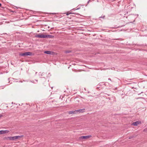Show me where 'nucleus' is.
<instances>
[{"label":"nucleus","instance_id":"f257e3e1","mask_svg":"<svg viewBox=\"0 0 147 147\" xmlns=\"http://www.w3.org/2000/svg\"><path fill=\"white\" fill-rule=\"evenodd\" d=\"M20 55L21 56H31L32 55V53L30 52H26L20 54Z\"/></svg>","mask_w":147,"mask_h":147},{"label":"nucleus","instance_id":"f03ea898","mask_svg":"<svg viewBox=\"0 0 147 147\" xmlns=\"http://www.w3.org/2000/svg\"><path fill=\"white\" fill-rule=\"evenodd\" d=\"M23 136H16L13 137H9V139L10 140H15L18 139L19 138H20Z\"/></svg>","mask_w":147,"mask_h":147},{"label":"nucleus","instance_id":"7ed1b4c3","mask_svg":"<svg viewBox=\"0 0 147 147\" xmlns=\"http://www.w3.org/2000/svg\"><path fill=\"white\" fill-rule=\"evenodd\" d=\"M45 35L42 34H39L35 36V37L39 38H45Z\"/></svg>","mask_w":147,"mask_h":147},{"label":"nucleus","instance_id":"20e7f679","mask_svg":"<svg viewBox=\"0 0 147 147\" xmlns=\"http://www.w3.org/2000/svg\"><path fill=\"white\" fill-rule=\"evenodd\" d=\"M141 123V122L140 121H137L136 122L133 123H132L131 125L135 126H136L138 124H140Z\"/></svg>","mask_w":147,"mask_h":147},{"label":"nucleus","instance_id":"39448f33","mask_svg":"<svg viewBox=\"0 0 147 147\" xmlns=\"http://www.w3.org/2000/svg\"><path fill=\"white\" fill-rule=\"evenodd\" d=\"M84 110L85 109L84 108L82 109H79L76 110L77 111V113H83L84 112Z\"/></svg>","mask_w":147,"mask_h":147},{"label":"nucleus","instance_id":"423d86ee","mask_svg":"<svg viewBox=\"0 0 147 147\" xmlns=\"http://www.w3.org/2000/svg\"><path fill=\"white\" fill-rule=\"evenodd\" d=\"M68 113L69 114H73L77 113L76 110L74 111H72L68 112Z\"/></svg>","mask_w":147,"mask_h":147},{"label":"nucleus","instance_id":"0eeeda50","mask_svg":"<svg viewBox=\"0 0 147 147\" xmlns=\"http://www.w3.org/2000/svg\"><path fill=\"white\" fill-rule=\"evenodd\" d=\"M1 134L7 133L9 132V131L7 130H1Z\"/></svg>","mask_w":147,"mask_h":147},{"label":"nucleus","instance_id":"6e6552de","mask_svg":"<svg viewBox=\"0 0 147 147\" xmlns=\"http://www.w3.org/2000/svg\"><path fill=\"white\" fill-rule=\"evenodd\" d=\"M45 35V38H52L53 37V36L51 35Z\"/></svg>","mask_w":147,"mask_h":147},{"label":"nucleus","instance_id":"1a4fd4ad","mask_svg":"<svg viewBox=\"0 0 147 147\" xmlns=\"http://www.w3.org/2000/svg\"><path fill=\"white\" fill-rule=\"evenodd\" d=\"M91 136V135H88L86 136H84L82 137L83 139H86L90 137Z\"/></svg>","mask_w":147,"mask_h":147},{"label":"nucleus","instance_id":"9d476101","mask_svg":"<svg viewBox=\"0 0 147 147\" xmlns=\"http://www.w3.org/2000/svg\"><path fill=\"white\" fill-rule=\"evenodd\" d=\"M51 52L50 51H46L44 52V53L47 54H51Z\"/></svg>","mask_w":147,"mask_h":147},{"label":"nucleus","instance_id":"9b49d317","mask_svg":"<svg viewBox=\"0 0 147 147\" xmlns=\"http://www.w3.org/2000/svg\"><path fill=\"white\" fill-rule=\"evenodd\" d=\"M70 14H78V15H79V14H78V13H72L71 12H70V13H67V14H66V15H67V16H68V15H69Z\"/></svg>","mask_w":147,"mask_h":147},{"label":"nucleus","instance_id":"f8f14e48","mask_svg":"<svg viewBox=\"0 0 147 147\" xmlns=\"http://www.w3.org/2000/svg\"><path fill=\"white\" fill-rule=\"evenodd\" d=\"M133 17H135L137 18L138 16V14H132L131 15Z\"/></svg>","mask_w":147,"mask_h":147},{"label":"nucleus","instance_id":"ddd939ff","mask_svg":"<svg viewBox=\"0 0 147 147\" xmlns=\"http://www.w3.org/2000/svg\"><path fill=\"white\" fill-rule=\"evenodd\" d=\"M43 73H42L41 72H40L39 73V76H43Z\"/></svg>","mask_w":147,"mask_h":147},{"label":"nucleus","instance_id":"4468645a","mask_svg":"<svg viewBox=\"0 0 147 147\" xmlns=\"http://www.w3.org/2000/svg\"><path fill=\"white\" fill-rule=\"evenodd\" d=\"M105 16H102L101 17H100V18H103V19H104V18H105Z\"/></svg>","mask_w":147,"mask_h":147},{"label":"nucleus","instance_id":"2eb2a0df","mask_svg":"<svg viewBox=\"0 0 147 147\" xmlns=\"http://www.w3.org/2000/svg\"><path fill=\"white\" fill-rule=\"evenodd\" d=\"M3 116L2 114H0V119Z\"/></svg>","mask_w":147,"mask_h":147},{"label":"nucleus","instance_id":"dca6fc26","mask_svg":"<svg viewBox=\"0 0 147 147\" xmlns=\"http://www.w3.org/2000/svg\"><path fill=\"white\" fill-rule=\"evenodd\" d=\"M30 82H32V83H34V81H33H33H30Z\"/></svg>","mask_w":147,"mask_h":147},{"label":"nucleus","instance_id":"f3484780","mask_svg":"<svg viewBox=\"0 0 147 147\" xmlns=\"http://www.w3.org/2000/svg\"><path fill=\"white\" fill-rule=\"evenodd\" d=\"M79 9V8H77V9H74H74L75 10H76L78 9Z\"/></svg>","mask_w":147,"mask_h":147},{"label":"nucleus","instance_id":"a211bd4d","mask_svg":"<svg viewBox=\"0 0 147 147\" xmlns=\"http://www.w3.org/2000/svg\"><path fill=\"white\" fill-rule=\"evenodd\" d=\"M108 80H110V81H111V79L110 78H109L108 79Z\"/></svg>","mask_w":147,"mask_h":147},{"label":"nucleus","instance_id":"6ab92c4d","mask_svg":"<svg viewBox=\"0 0 147 147\" xmlns=\"http://www.w3.org/2000/svg\"><path fill=\"white\" fill-rule=\"evenodd\" d=\"M143 93V92H141L139 94H138L139 95V94H141V93Z\"/></svg>","mask_w":147,"mask_h":147},{"label":"nucleus","instance_id":"aec40b11","mask_svg":"<svg viewBox=\"0 0 147 147\" xmlns=\"http://www.w3.org/2000/svg\"><path fill=\"white\" fill-rule=\"evenodd\" d=\"M90 0H89L88 2V3Z\"/></svg>","mask_w":147,"mask_h":147},{"label":"nucleus","instance_id":"412c9836","mask_svg":"<svg viewBox=\"0 0 147 147\" xmlns=\"http://www.w3.org/2000/svg\"><path fill=\"white\" fill-rule=\"evenodd\" d=\"M35 80L37 82H38V80Z\"/></svg>","mask_w":147,"mask_h":147},{"label":"nucleus","instance_id":"4be33fe9","mask_svg":"<svg viewBox=\"0 0 147 147\" xmlns=\"http://www.w3.org/2000/svg\"><path fill=\"white\" fill-rule=\"evenodd\" d=\"M1 131L0 130V134H1Z\"/></svg>","mask_w":147,"mask_h":147},{"label":"nucleus","instance_id":"5701e85b","mask_svg":"<svg viewBox=\"0 0 147 147\" xmlns=\"http://www.w3.org/2000/svg\"><path fill=\"white\" fill-rule=\"evenodd\" d=\"M140 98V97H139V98H137V99H139V98Z\"/></svg>","mask_w":147,"mask_h":147},{"label":"nucleus","instance_id":"b1692460","mask_svg":"<svg viewBox=\"0 0 147 147\" xmlns=\"http://www.w3.org/2000/svg\"><path fill=\"white\" fill-rule=\"evenodd\" d=\"M66 53H69V51H66Z\"/></svg>","mask_w":147,"mask_h":147},{"label":"nucleus","instance_id":"393cba45","mask_svg":"<svg viewBox=\"0 0 147 147\" xmlns=\"http://www.w3.org/2000/svg\"><path fill=\"white\" fill-rule=\"evenodd\" d=\"M1 5V4L0 3V7Z\"/></svg>","mask_w":147,"mask_h":147},{"label":"nucleus","instance_id":"a878e982","mask_svg":"<svg viewBox=\"0 0 147 147\" xmlns=\"http://www.w3.org/2000/svg\"><path fill=\"white\" fill-rule=\"evenodd\" d=\"M52 14H55V13H52Z\"/></svg>","mask_w":147,"mask_h":147},{"label":"nucleus","instance_id":"bb28decb","mask_svg":"<svg viewBox=\"0 0 147 147\" xmlns=\"http://www.w3.org/2000/svg\"><path fill=\"white\" fill-rule=\"evenodd\" d=\"M37 73V72H36V73H35L36 75V74Z\"/></svg>","mask_w":147,"mask_h":147},{"label":"nucleus","instance_id":"cd10ccee","mask_svg":"<svg viewBox=\"0 0 147 147\" xmlns=\"http://www.w3.org/2000/svg\"><path fill=\"white\" fill-rule=\"evenodd\" d=\"M105 83H108L107 82H105Z\"/></svg>","mask_w":147,"mask_h":147},{"label":"nucleus","instance_id":"c85d7f7f","mask_svg":"<svg viewBox=\"0 0 147 147\" xmlns=\"http://www.w3.org/2000/svg\"><path fill=\"white\" fill-rule=\"evenodd\" d=\"M131 138V137H129V139H130Z\"/></svg>","mask_w":147,"mask_h":147}]
</instances>
